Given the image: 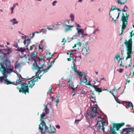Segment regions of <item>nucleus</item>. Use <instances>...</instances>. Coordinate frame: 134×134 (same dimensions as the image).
<instances>
[{
	"instance_id": "40",
	"label": "nucleus",
	"mask_w": 134,
	"mask_h": 134,
	"mask_svg": "<svg viewBox=\"0 0 134 134\" xmlns=\"http://www.w3.org/2000/svg\"><path fill=\"white\" fill-rule=\"evenodd\" d=\"M15 5H13V6L11 8V14H12L13 12V10L14 8L15 7Z\"/></svg>"
},
{
	"instance_id": "3",
	"label": "nucleus",
	"mask_w": 134,
	"mask_h": 134,
	"mask_svg": "<svg viewBox=\"0 0 134 134\" xmlns=\"http://www.w3.org/2000/svg\"><path fill=\"white\" fill-rule=\"evenodd\" d=\"M41 122L39 125V129L40 131L41 134H46V132L52 133H55L56 131L55 128L54 127H51L50 125L49 127H48L46 125L44 121L41 119Z\"/></svg>"
},
{
	"instance_id": "36",
	"label": "nucleus",
	"mask_w": 134,
	"mask_h": 134,
	"mask_svg": "<svg viewBox=\"0 0 134 134\" xmlns=\"http://www.w3.org/2000/svg\"><path fill=\"white\" fill-rule=\"evenodd\" d=\"M80 35V34H79L77 33V34H76L73 36L72 37V40L76 39Z\"/></svg>"
},
{
	"instance_id": "27",
	"label": "nucleus",
	"mask_w": 134,
	"mask_h": 134,
	"mask_svg": "<svg viewBox=\"0 0 134 134\" xmlns=\"http://www.w3.org/2000/svg\"><path fill=\"white\" fill-rule=\"evenodd\" d=\"M16 51H20L22 53L25 51V49L24 48H23L22 47L20 48H17Z\"/></svg>"
},
{
	"instance_id": "26",
	"label": "nucleus",
	"mask_w": 134,
	"mask_h": 134,
	"mask_svg": "<svg viewBox=\"0 0 134 134\" xmlns=\"http://www.w3.org/2000/svg\"><path fill=\"white\" fill-rule=\"evenodd\" d=\"M119 58H120V55L119 53H118L117 54L114 58V60L115 61V62L116 60H118Z\"/></svg>"
},
{
	"instance_id": "55",
	"label": "nucleus",
	"mask_w": 134,
	"mask_h": 134,
	"mask_svg": "<svg viewBox=\"0 0 134 134\" xmlns=\"http://www.w3.org/2000/svg\"><path fill=\"white\" fill-rule=\"evenodd\" d=\"M55 101L57 103V104L56 105L57 106V105L58 104L59 101V98L57 99L56 100H55Z\"/></svg>"
},
{
	"instance_id": "52",
	"label": "nucleus",
	"mask_w": 134,
	"mask_h": 134,
	"mask_svg": "<svg viewBox=\"0 0 134 134\" xmlns=\"http://www.w3.org/2000/svg\"><path fill=\"white\" fill-rule=\"evenodd\" d=\"M49 69L48 68H47V69H45L44 70L43 73H45L47 72L48 71Z\"/></svg>"
},
{
	"instance_id": "51",
	"label": "nucleus",
	"mask_w": 134,
	"mask_h": 134,
	"mask_svg": "<svg viewBox=\"0 0 134 134\" xmlns=\"http://www.w3.org/2000/svg\"><path fill=\"white\" fill-rule=\"evenodd\" d=\"M34 47L35 45L34 44H33L30 47V50H32L33 49V48Z\"/></svg>"
},
{
	"instance_id": "43",
	"label": "nucleus",
	"mask_w": 134,
	"mask_h": 134,
	"mask_svg": "<svg viewBox=\"0 0 134 134\" xmlns=\"http://www.w3.org/2000/svg\"><path fill=\"white\" fill-rule=\"evenodd\" d=\"M91 82L90 81H89L88 82H87V81L86 83H86V85H89L91 87H92V85H91Z\"/></svg>"
},
{
	"instance_id": "58",
	"label": "nucleus",
	"mask_w": 134,
	"mask_h": 134,
	"mask_svg": "<svg viewBox=\"0 0 134 134\" xmlns=\"http://www.w3.org/2000/svg\"><path fill=\"white\" fill-rule=\"evenodd\" d=\"M113 91H114L115 93L117 92V90L116 87L115 86L114 87V89Z\"/></svg>"
},
{
	"instance_id": "19",
	"label": "nucleus",
	"mask_w": 134,
	"mask_h": 134,
	"mask_svg": "<svg viewBox=\"0 0 134 134\" xmlns=\"http://www.w3.org/2000/svg\"><path fill=\"white\" fill-rule=\"evenodd\" d=\"M52 87H50L49 88V91L47 92L48 96V95H49V97H48V98H49V99H51L52 101H54L55 100V98L53 97H52L51 98L50 94V93L52 91Z\"/></svg>"
},
{
	"instance_id": "64",
	"label": "nucleus",
	"mask_w": 134,
	"mask_h": 134,
	"mask_svg": "<svg viewBox=\"0 0 134 134\" xmlns=\"http://www.w3.org/2000/svg\"><path fill=\"white\" fill-rule=\"evenodd\" d=\"M56 128H58V129H60V126L59 125H57L56 126Z\"/></svg>"
},
{
	"instance_id": "16",
	"label": "nucleus",
	"mask_w": 134,
	"mask_h": 134,
	"mask_svg": "<svg viewBox=\"0 0 134 134\" xmlns=\"http://www.w3.org/2000/svg\"><path fill=\"white\" fill-rule=\"evenodd\" d=\"M74 27V26L73 25H70L65 24V25L64 31L65 32H67L69 31H71V28Z\"/></svg>"
},
{
	"instance_id": "12",
	"label": "nucleus",
	"mask_w": 134,
	"mask_h": 134,
	"mask_svg": "<svg viewBox=\"0 0 134 134\" xmlns=\"http://www.w3.org/2000/svg\"><path fill=\"white\" fill-rule=\"evenodd\" d=\"M16 83L17 84L19 83V86L21 87H16L17 89H18L17 87L20 88H21V85H25L26 84H28V83H27L26 81V80H22L20 79V78L19 79L17 80H16Z\"/></svg>"
},
{
	"instance_id": "41",
	"label": "nucleus",
	"mask_w": 134,
	"mask_h": 134,
	"mask_svg": "<svg viewBox=\"0 0 134 134\" xmlns=\"http://www.w3.org/2000/svg\"><path fill=\"white\" fill-rule=\"evenodd\" d=\"M59 28L58 27H56L55 28H48L47 29L49 30H54L57 29Z\"/></svg>"
},
{
	"instance_id": "62",
	"label": "nucleus",
	"mask_w": 134,
	"mask_h": 134,
	"mask_svg": "<svg viewBox=\"0 0 134 134\" xmlns=\"http://www.w3.org/2000/svg\"><path fill=\"white\" fill-rule=\"evenodd\" d=\"M130 130L132 132V131L133 130H134V127H131V128H129Z\"/></svg>"
},
{
	"instance_id": "54",
	"label": "nucleus",
	"mask_w": 134,
	"mask_h": 134,
	"mask_svg": "<svg viewBox=\"0 0 134 134\" xmlns=\"http://www.w3.org/2000/svg\"><path fill=\"white\" fill-rule=\"evenodd\" d=\"M12 23L13 24L15 25L16 24H18V22L16 20V21H14Z\"/></svg>"
},
{
	"instance_id": "57",
	"label": "nucleus",
	"mask_w": 134,
	"mask_h": 134,
	"mask_svg": "<svg viewBox=\"0 0 134 134\" xmlns=\"http://www.w3.org/2000/svg\"><path fill=\"white\" fill-rule=\"evenodd\" d=\"M57 2L56 1H54L53 3H52V4L53 6H54L55 5V3H57Z\"/></svg>"
},
{
	"instance_id": "13",
	"label": "nucleus",
	"mask_w": 134,
	"mask_h": 134,
	"mask_svg": "<svg viewBox=\"0 0 134 134\" xmlns=\"http://www.w3.org/2000/svg\"><path fill=\"white\" fill-rule=\"evenodd\" d=\"M81 43L80 42H79L76 44H75V46L73 47V48H74L77 47V46H78V47L77 48H75L74 50H72V51L71 53H70V55H73L75 53L74 52L76 51L77 49H79V47H81Z\"/></svg>"
},
{
	"instance_id": "18",
	"label": "nucleus",
	"mask_w": 134,
	"mask_h": 134,
	"mask_svg": "<svg viewBox=\"0 0 134 134\" xmlns=\"http://www.w3.org/2000/svg\"><path fill=\"white\" fill-rule=\"evenodd\" d=\"M124 125V123H122L121 124H113V128H115L116 129V130H118L120 127Z\"/></svg>"
},
{
	"instance_id": "4",
	"label": "nucleus",
	"mask_w": 134,
	"mask_h": 134,
	"mask_svg": "<svg viewBox=\"0 0 134 134\" xmlns=\"http://www.w3.org/2000/svg\"><path fill=\"white\" fill-rule=\"evenodd\" d=\"M34 80H31L30 81H27L28 84H25L23 85H21V88L17 87L18 89L19 90L20 92H28L29 91L28 87H30L32 88L35 85V82L38 81V78L37 77H36L33 79Z\"/></svg>"
},
{
	"instance_id": "21",
	"label": "nucleus",
	"mask_w": 134,
	"mask_h": 134,
	"mask_svg": "<svg viewBox=\"0 0 134 134\" xmlns=\"http://www.w3.org/2000/svg\"><path fill=\"white\" fill-rule=\"evenodd\" d=\"M110 130L109 131L110 134H117V132H116L115 129H113L111 127L110 128Z\"/></svg>"
},
{
	"instance_id": "47",
	"label": "nucleus",
	"mask_w": 134,
	"mask_h": 134,
	"mask_svg": "<svg viewBox=\"0 0 134 134\" xmlns=\"http://www.w3.org/2000/svg\"><path fill=\"white\" fill-rule=\"evenodd\" d=\"M112 95H113V96L114 97L116 100V101L117 102H118L117 101V100H118V99L117 97H116L115 95H114L112 93Z\"/></svg>"
},
{
	"instance_id": "34",
	"label": "nucleus",
	"mask_w": 134,
	"mask_h": 134,
	"mask_svg": "<svg viewBox=\"0 0 134 134\" xmlns=\"http://www.w3.org/2000/svg\"><path fill=\"white\" fill-rule=\"evenodd\" d=\"M21 66V64L20 63L16 64L15 66L14 67L15 69H17L20 67Z\"/></svg>"
},
{
	"instance_id": "17",
	"label": "nucleus",
	"mask_w": 134,
	"mask_h": 134,
	"mask_svg": "<svg viewBox=\"0 0 134 134\" xmlns=\"http://www.w3.org/2000/svg\"><path fill=\"white\" fill-rule=\"evenodd\" d=\"M124 105L127 108L130 107V108L131 109L133 108V105L131 102H126L124 103Z\"/></svg>"
},
{
	"instance_id": "24",
	"label": "nucleus",
	"mask_w": 134,
	"mask_h": 134,
	"mask_svg": "<svg viewBox=\"0 0 134 134\" xmlns=\"http://www.w3.org/2000/svg\"><path fill=\"white\" fill-rule=\"evenodd\" d=\"M70 17L71 18L70 20L72 22L74 21L75 16L73 14L71 13L70 15Z\"/></svg>"
},
{
	"instance_id": "50",
	"label": "nucleus",
	"mask_w": 134,
	"mask_h": 134,
	"mask_svg": "<svg viewBox=\"0 0 134 134\" xmlns=\"http://www.w3.org/2000/svg\"><path fill=\"white\" fill-rule=\"evenodd\" d=\"M13 46L16 48H19V47L18 46V45L17 44H14L13 45Z\"/></svg>"
},
{
	"instance_id": "23",
	"label": "nucleus",
	"mask_w": 134,
	"mask_h": 134,
	"mask_svg": "<svg viewBox=\"0 0 134 134\" xmlns=\"http://www.w3.org/2000/svg\"><path fill=\"white\" fill-rule=\"evenodd\" d=\"M27 39H26V41H27V44L26 45V47H27L26 48V49L28 51L29 50V49L27 48L28 46V45L29 44V43L31 42V39L28 36H27Z\"/></svg>"
},
{
	"instance_id": "20",
	"label": "nucleus",
	"mask_w": 134,
	"mask_h": 134,
	"mask_svg": "<svg viewBox=\"0 0 134 134\" xmlns=\"http://www.w3.org/2000/svg\"><path fill=\"white\" fill-rule=\"evenodd\" d=\"M97 85H93L92 86V87L93 88H94L96 91L97 92H101L102 91L101 90L102 88L97 87Z\"/></svg>"
},
{
	"instance_id": "6",
	"label": "nucleus",
	"mask_w": 134,
	"mask_h": 134,
	"mask_svg": "<svg viewBox=\"0 0 134 134\" xmlns=\"http://www.w3.org/2000/svg\"><path fill=\"white\" fill-rule=\"evenodd\" d=\"M126 17L124 15V14L122 13V16L121 20L122 21V25L121 29V32L120 33V32H119V35H121L123 32L124 31V30L126 28L127 25V20L129 16V15L127 14V13L125 14Z\"/></svg>"
},
{
	"instance_id": "5",
	"label": "nucleus",
	"mask_w": 134,
	"mask_h": 134,
	"mask_svg": "<svg viewBox=\"0 0 134 134\" xmlns=\"http://www.w3.org/2000/svg\"><path fill=\"white\" fill-rule=\"evenodd\" d=\"M99 120H100L101 121H99L97 120V122L96 125L93 127L94 132H101L104 131V126L105 124V120L104 118H102L100 117H98Z\"/></svg>"
},
{
	"instance_id": "14",
	"label": "nucleus",
	"mask_w": 134,
	"mask_h": 134,
	"mask_svg": "<svg viewBox=\"0 0 134 134\" xmlns=\"http://www.w3.org/2000/svg\"><path fill=\"white\" fill-rule=\"evenodd\" d=\"M76 30L77 31V33H78L79 34H82L83 35L85 36H87L88 37H90L91 36H92V35H88L87 34H84V30L83 29H80L79 28H77L76 29Z\"/></svg>"
},
{
	"instance_id": "38",
	"label": "nucleus",
	"mask_w": 134,
	"mask_h": 134,
	"mask_svg": "<svg viewBox=\"0 0 134 134\" xmlns=\"http://www.w3.org/2000/svg\"><path fill=\"white\" fill-rule=\"evenodd\" d=\"M41 32H42L44 34H46L47 31V30L46 29H42L41 30Z\"/></svg>"
},
{
	"instance_id": "42",
	"label": "nucleus",
	"mask_w": 134,
	"mask_h": 134,
	"mask_svg": "<svg viewBox=\"0 0 134 134\" xmlns=\"http://www.w3.org/2000/svg\"><path fill=\"white\" fill-rule=\"evenodd\" d=\"M116 9V7L115 6H112L110 10V12H111Z\"/></svg>"
},
{
	"instance_id": "48",
	"label": "nucleus",
	"mask_w": 134,
	"mask_h": 134,
	"mask_svg": "<svg viewBox=\"0 0 134 134\" xmlns=\"http://www.w3.org/2000/svg\"><path fill=\"white\" fill-rule=\"evenodd\" d=\"M112 95H113V96L114 97L116 100V101L117 102H118L117 101V100H118V99L117 97H116L115 95H114L112 93Z\"/></svg>"
},
{
	"instance_id": "30",
	"label": "nucleus",
	"mask_w": 134,
	"mask_h": 134,
	"mask_svg": "<svg viewBox=\"0 0 134 134\" xmlns=\"http://www.w3.org/2000/svg\"><path fill=\"white\" fill-rule=\"evenodd\" d=\"M72 79L71 78H69V79L68 81L67 82V84L68 85H69V86L72 84V82L71 81Z\"/></svg>"
},
{
	"instance_id": "1",
	"label": "nucleus",
	"mask_w": 134,
	"mask_h": 134,
	"mask_svg": "<svg viewBox=\"0 0 134 134\" xmlns=\"http://www.w3.org/2000/svg\"><path fill=\"white\" fill-rule=\"evenodd\" d=\"M1 68L3 69L2 73L3 76L0 77V81L1 82H3L7 85L12 84L13 82L9 81L7 79L8 74H10L12 72L15 73V71L13 70L14 67L11 64L10 62L8 60H6L5 63H1Z\"/></svg>"
},
{
	"instance_id": "33",
	"label": "nucleus",
	"mask_w": 134,
	"mask_h": 134,
	"mask_svg": "<svg viewBox=\"0 0 134 134\" xmlns=\"http://www.w3.org/2000/svg\"><path fill=\"white\" fill-rule=\"evenodd\" d=\"M71 55H70V56H71V58H70L68 59V61H71V59L72 60V63H73V65H74L73 62L74 63V64H75L74 62L75 61H74V59H75V58H74V57H72L71 56Z\"/></svg>"
},
{
	"instance_id": "31",
	"label": "nucleus",
	"mask_w": 134,
	"mask_h": 134,
	"mask_svg": "<svg viewBox=\"0 0 134 134\" xmlns=\"http://www.w3.org/2000/svg\"><path fill=\"white\" fill-rule=\"evenodd\" d=\"M87 75L86 74H84L83 76V82L84 83H86L87 81Z\"/></svg>"
},
{
	"instance_id": "59",
	"label": "nucleus",
	"mask_w": 134,
	"mask_h": 134,
	"mask_svg": "<svg viewBox=\"0 0 134 134\" xmlns=\"http://www.w3.org/2000/svg\"><path fill=\"white\" fill-rule=\"evenodd\" d=\"M35 34V32H34V33H32V36L31 37V39H32L34 37Z\"/></svg>"
},
{
	"instance_id": "45",
	"label": "nucleus",
	"mask_w": 134,
	"mask_h": 134,
	"mask_svg": "<svg viewBox=\"0 0 134 134\" xmlns=\"http://www.w3.org/2000/svg\"><path fill=\"white\" fill-rule=\"evenodd\" d=\"M117 70L120 73H122L124 71V69L122 68H120L119 69H118Z\"/></svg>"
},
{
	"instance_id": "32",
	"label": "nucleus",
	"mask_w": 134,
	"mask_h": 134,
	"mask_svg": "<svg viewBox=\"0 0 134 134\" xmlns=\"http://www.w3.org/2000/svg\"><path fill=\"white\" fill-rule=\"evenodd\" d=\"M128 9V8L127 6L126 5H125L124 6V8L121 10V11L123 12H125L127 11Z\"/></svg>"
},
{
	"instance_id": "61",
	"label": "nucleus",
	"mask_w": 134,
	"mask_h": 134,
	"mask_svg": "<svg viewBox=\"0 0 134 134\" xmlns=\"http://www.w3.org/2000/svg\"><path fill=\"white\" fill-rule=\"evenodd\" d=\"M120 14V12H119V13H118V16L117 17V18H116V19H117L119 18Z\"/></svg>"
},
{
	"instance_id": "39",
	"label": "nucleus",
	"mask_w": 134,
	"mask_h": 134,
	"mask_svg": "<svg viewBox=\"0 0 134 134\" xmlns=\"http://www.w3.org/2000/svg\"><path fill=\"white\" fill-rule=\"evenodd\" d=\"M44 110L46 113L47 114H48L49 112V109L48 108H47V107L45 108Z\"/></svg>"
},
{
	"instance_id": "25",
	"label": "nucleus",
	"mask_w": 134,
	"mask_h": 134,
	"mask_svg": "<svg viewBox=\"0 0 134 134\" xmlns=\"http://www.w3.org/2000/svg\"><path fill=\"white\" fill-rule=\"evenodd\" d=\"M5 51H7V53H5V54H6V55H7V54H11L12 52V51H11V49L10 48H8V49H4Z\"/></svg>"
},
{
	"instance_id": "29",
	"label": "nucleus",
	"mask_w": 134,
	"mask_h": 134,
	"mask_svg": "<svg viewBox=\"0 0 134 134\" xmlns=\"http://www.w3.org/2000/svg\"><path fill=\"white\" fill-rule=\"evenodd\" d=\"M75 52H74V53H75ZM75 53L73 55L74 56V58H75V59H74V61H76V58H79V60H80V59H81V54H79V55H78V56L77 57H76V56H75L74 55V54H75Z\"/></svg>"
},
{
	"instance_id": "28",
	"label": "nucleus",
	"mask_w": 134,
	"mask_h": 134,
	"mask_svg": "<svg viewBox=\"0 0 134 134\" xmlns=\"http://www.w3.org/2000/svg\"><path fill=\"white\" fill-rule=\"evenodd\" d=\"M40 68V69H34L33 68V67L32 68V69H33L37 70H38L37 72L36 73V76H38L39 74H38V73L39 72H40V73L41 72H42V71L41 70H40V69H42V68Z\"/></svg>"
},
{
	"instance_id": "63",
	"label": "nucleus",
	"mask_w": 134,
	"mask_h": 134,
	"mask_svg": "<svg viewBox=\"0 0 134 134\" xmlns=\"http://www.w3.org/2000/svg\"><path fill=\"white\" fill-rule=\"evenodd\" d=\"M90 92L93 95H94V93H93L92 90H91L90 91Z\"/></svg>"
},
{
	"instance_id": "44",
	"label": "nucleus",
	"mask_w": 134,
	"mask_h": 134,
	"mask_svg": "<svg viewBox=\"0 0 134 134\" xmlns=\"http://www.w3.org/2000/svg\"><path fill=\"white\" fill-rule=\"evenodd\" d=\"M54 61H53V62H52L51 65L48 67L47 68H48L49 69L51 68V67H52V66L54 64Z\"/></svg>"
},
{
	"instance_id": "11",
	"label": "nucleus",
	"mask_w": 134,
	"mask_h": 134,
	"mask_svg": "<svg viewBox=\"0 0 134 134\" xmlns=\"http://www.w3.org/2000/svg\"><path fill=\"white\" fill-rule=\"evenodd\" d=\"M82 52L83 55L86 56L90 53V50L88 47L85 46L82 48Z\"/></svg>"
},
{
	"instance_id": "10",
	"label": "nucleus",
	"mask_w": 134,
	"mask_h": 134,
	"mask_svg": "<svg viewBox=\"0 0 134 134\" xmlns=\"http://www.w3.org/2000/svg\"><path fill=\"white\" fill-rule=\"evenodd\" d=\"M74 63L73 66H72V65L71 66V68L72 70L74 71V72H76V73L80 76L81 77V78H80V80L83 77V75H84V74H85V73L84 72H79V71H77V68L75 67V64Z\"/></svg>"
},
{
	"instance_id": "7",
	"label": "nucleus",
	"mask_w": 134,
	"mask_h": 134,
	"mask_svg": "<svg viewBox=\"0 0 134 134\" xmlns=\"http://www.w3.org/2000/svg\"><path fill=\"white\" fill-rule=\"evenodd\" d=\"M98 113L96 108L93 107L91 109H88L86 113V117L89 120H91L92 119L95 117L96 114Z\"/></svg>"
},
{
	"instance_id": "56",
	"label": "nucleus",
	"mask_w": 134,
	"mask_h": 134,
	"mask_svg": "<svg viewBox=\"0 0 134 134\" xmlns=\"http://www.w3.org/2000/svg\"><path fill=\"white\" fill-rule=\"evenodd\" d=\"M16 20L14 18L13 19H12L10 20V21L11 22H14V21H16Z\"/></svg>"
},
{
	"instance_id": "35",
	"label": "nucleus",
	"mask_w": 134,
	"mask_h": 134,
	"mask_svg": "<svg viewBox=\"0 0 134 134\" xmlns=\"http://www.w3.org/2000/svg\"><path fill=\"white\" fill-rule=\"evenodd\" d=\"M78 86H77L76 87H72L71 86H69V88H71L72 90V93H73L74 92V91L77 90V88L78 87Z\"/></svg>"
},
{
	"instance_id": "46",
	"label": "nucleus",
	"mask_w": 134,
	"mask_h": 134,
	"mask_svg": "<svg viewBox=\"0 0 134 134\" xmlns=\"http://www.w3.org/2000/svg\"><path fill=\"white\" fill-rule=\"evenodd\" d=\"M62 24V23L60 22H58V23L57 24L55 25L56 26H60Z\"/></svg>"
},
{
	"instance_id": "37",
	"label": "nucleus",
	"mask_w": 134,
	"mask_h": 134,
	"mask_svg": "<svg viewBox=\"0 0 134 134\" xmlns=\"http://www.w3.org/2000/svg\"><path fill=\"white\" fill-rule=\"evenodd\" d=\"M46 115V113H44V112L43 113H42V114H41V118L40 119V120L41 119H42L44 121L43 119V117L44 116H45Z\"/></svg>"
},
{
	"instance_id": "22",
	"label": "nucleus",
	"mask_w": 134,
	"mask_h": 134,
	"mask_svg": "<svg viewBox=\"0 0 134 134\" xmlns=\"http://www.w3.org/2000/svg\"><path fill=\"white\" fill-rule=\"evenodd\" d=\"M127 0H118V2L119 4L122 5L124 4L127 2Z\"/></svg>"
},
{
	"instance_id": "2",
	"label": "nucleus",
	"mask_w": 134,
	"mask_h": 134,
	"mask_svg": "<svg viewBox=\"0 0 134 134\" xmlns=\"http://www.w3.org/2000/svg\"><path fill=\"white\" fill-rule=\"evenodd\" d=\"M132 39L130 38L129 40L127 41L126 40H125L124 43L126 46L127 51V57L126 58V61L127 63L129 64V67H130L132 63L131 62V55L132 53Z\"/></svg>"
},
{
	"instance_id": "49",
	"label": "nucleus",
	"mask_w": 134,
	"mask_h": 134,
	"mask_svg": "<svg viewBox=\"0 0 134 134\" xmlns=\"http://www.w3.org/2000/svg\"><path fill=\"white\" fill-rule=\"evenodd\" d=\"M80 120H75V123L76 124H77Z\"/></svg>"
},
{
	"instance_id": "60",
	"label": "nucleus",
	"mask_w": 134,
	"mask_h": 134,
	"mask_svg": "<svg viewBox=\"0 0 134 134\" xmlns=\"http://www.w3.org/2000/svg\"><path fill=\"white\" fill-rule=\"evenodd\" d=\"M124 51L123 50H121V53L122 55H123L124 54Z\"/></svg>"
},
{
	"instance_id": "15",
	"label": "nucleus",
	"mask_w": 134,
	"mask_h": 134,
	"mask_svg": "<svg viewBox=\"0 0 134 134\" xmlns=\"http://www.w3.org/2000/svg\"><path fill=\"white\" fill-rule=\"evenodd\" d=\"M130 132L132 133L131 131L129 128H125L123 129L121 132V134H129Z\"/></svg>"
},
{
	"instance_id": "9",
	"label": "nucleus",
	"mask_w": 134,
	"mask_h": 134,
	"mask_svg": "<svg viewBox=\"0 0 134 134\" xmlns=\"http://www.w3.org/2000/svg\"><path fill=\"white\" fill-rule=\"evenodd\" d=\"M3 49H0V59L1 60H3V62H1L0 63V65L1 66V63H5V61L6 60H8L7 55H6V54L3 52L2 51Z\"/></svg>"
},
{
	"instance_id": "8",
	"label": "nucleus",
	"mask_w": 134,
	"mask_h": 134,
	"mask_svg": "<svg viewBox=\"0 0 134 134\" xmlns=\"http://www.w3.org/2000/svg\"><path fill=\"white\" fill-rule=\"evenodd\" d=\"M38 58V60H40V58H38L37 55V53L35 52H33L31 53V57L30 59V60L32 61H34V63L33 64L32 66H33V68L35 69H40V68L38 66L36 63V59Z\"/></svg>"
},
{
	"instance_id": "53",
	"label": "nucleus",
	"mask_w": 134,
	"mask_h": 134,
	"mask_svg": "<svg viewBox=\"0 0 134 134\" xmlns=\"http://www.w3.org/2000/svg\"><path fill=\"white\" fill-rule=\"evenodd\" d=\"M119 66L120 67H124V65L122 64V60L121 61L119 65Z\"/></svg>"
}]
</instances>
